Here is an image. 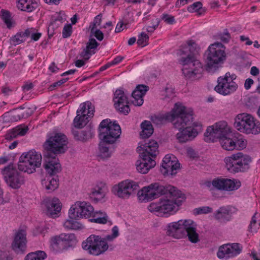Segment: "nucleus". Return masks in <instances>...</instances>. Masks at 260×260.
<instances>
[{
    "label": "nucleus",
    "instance_id": "obj_1",
    "mask_svg": "<svg viewBox=\"0 0 260 260\" xmlns=\"http://www.w3.org/2000/svg\"><path fill=\"white\" fill-rule=\"evenodd\" d=\"M192 111L184 107L181 114L177 116L174 122V127L179 132L176 134V139L180 143H184L193 139L198 134V130L201 129L200 125L192 123Z\"/></svg>",
    "mask_w": 260,
    "mask_h": 260
},
{
    "label": "nucleus",
    "instance_id": "obj_2",
    "mask_svg": "<svg viewBox=\"0 0 260 260\" xmlns=\"http://www.w3.org/2000/svg\"><path fill=\"white\" fill-rule=\"evenodd\" d=\"M196 223L192 220H179L169 223L165 230L169 236L180 239L186 235L190 242L195 243L199 241V235L196 232Z\"/></svg>",
    "mask_w": 260,
    "mask_h": 260
},
{
    "label": "nucleus",
    "instance_id": "obj_3",
    "mask_svg": "<svg viewBox=\"0 0 260 260\" xmlns=\"http://www.w3.org/2000/svg\"><path fill=\"white\" fill-rule=\"evenodd\" d=\"M168 194L171 199H160L157 203H152L148 206V210L158 215L169 214H173L178 210L179 206L185 199V194L177 188Z\"/></svg>",
    "mask_w": 260,
    "mask_h": 260
},
{
    "label": "nucleus",
    "instance_id": "obj_4",
    "mask_svg": "<svg viewBox=\"0 0 260 260\" xmlns=\"http://www.w3.org/2000/svg\"><path fill=\"white\" fill-rule=\"evenodd\" d=\"M177 54L180 57L178 62L182 66V71L184 77L192 80L199 78L203 71V65L196 57L191 54L185 56V51L182 49H179Z\"/></svg>",
    "mask_w": 260,
    "mask_h": 260
},
{
    "label": "nucleus",
    "instance_id": "obj_5",
    "mask_svg": "<svg viewBox=\"0 0 260 260\" xmlns=\"http://www.w3.org/2000/svg\"><path fill=\"white\" fill-rule=\"evenodd\" d=\"M177 188L161 182H155L143 187L138 193L139 200L141 202H148L161 196L172 193Z\"/></svg>",
    "mask_w": 260,
    "mask_h": 260
},
{
    "label": "nucleus",
    "instance_id": "obj_6",
    "mask_svg": "<svg viewBox=\"0 0 260 260\" xmlns=\"http://www.w3.org/2000/svg\"><path fill=\"white\" fill-rule=\"evenodd\" d=\"M226 58L224 48L221 43H215L208 48L205 68L210 73H215Z\"/></svg>",
    "mask_w": 260,
    "mask_h": 260
},
{
    "label": "nucleus",
    "instance_id": "obj_7",
    "mask_svg": "<svg viewBox=\"0 0 260 260\" xmlns=\"http://www.w3.org/2000/svg\"><path fill=\"white\" fill-rule=\"evenodd\" d=\"M227 170L233 174L247 171L250 167L252 158L249 155L237 152L224 159Z\"/></svg>",
    "mask_w": 260,
    "mask_h": 260
},
{
    "label": "nucleus",
    "instance_id": "obj_8",
    "mask_svg": "<svg viewBox=\"0 0 260 260\" xmlns=\"http://www.w3.org/2000/svg\"><path fill=\"white\" fill-rule=\"evenodd\" d=\"M234 126L247 135H258L260 133V122L252 115L246 113L238 114L235 118Z\"/></svg>",
    "mask_w": 260,
    "mask_h": 260
},
{
    "label": "nucleus",
    "instance_id": "obj_9",
    "mask_svg": "<svg viewBox=\"0 0 260 260\" xmlns=\"http://www.w3.org/2000/svg\"><path fill=\"white\" fill-rule=\"evenodd\" d=\"M42 155L34 150L24 152L19 158L18 167L20 171L28 174L33 173L41 165Z\"/></svg>",
    "mask_w": 260,
    "mask_h": 260
},
{
    "label": "nucleus",
    "instance_id": "obj_10",
    "mask_svg": "<svg viewBox=\"0 0 260 260\" xmlns=\"http://www.w3.org/2000/svg\"><path fill=\"white\" fill-rule=\"evenodd\" d=\"M99 137L101 141L114 143L121 135L120 126L106 119L102 121L99 127Z\"/></svg>",
    "mask_w": 260,
    "mask_h": 260
},
{
    "label": "nucleus",
    "instance_id": "obj_11",
    "mask_svg": "<svg viewBox=\"0 0 260 260\" xmlns=\"http://www.w3.org/2000/svg\"><path fill=\"white\" fill-rule=\"evenodd\" d=\"M82 247L88 254L95 256L104 253L109 247L106 239L95 235H90L83 241Z\"/></svg>",
    "mask_w": 260,
    "mask_h": 260
},
{
    "label": "nucleus",
    "instance_id": "obj_12",
    "mask_svg": "<svg viewBox=\"0 0 260 260\" xmlns=\"http://www.w3.org/2000/svg\"><path fill=\"white\" fill-rule=\"evenodd\" d=\"M68 139L66 135L62 133H56L50 137L44 144L45 153L51 155L64 153L67 149Z\"/></svg>",
    "mask_w": 260,
    "mask_h": 260
},
{
    "label": "nucleus",
    "instance_id": "obj_13",
    "mask_svg": "<svg viewBox=\"0 0 260 260\" xmlns=\"http://www.w3.org/2000/svg\"><path fill=\"white\" fill-rule=\"evenodd\" d=\"M237 76L235 74L227 72L223 76L217 78V84L215 86L214 90L219 94L225 96L234 93L238 88V84L235 80Z\"/></svg>",
    "mask_w": 260,
    "mask_h": 260
},
{
    "label": "nucleus",
    "instance_id": "obj_14",
    "mask_svg": "<svg viewBox=\"0 0 260 260\" xmlns=\"http://www.w3.org/2000/svg\"><path fill=\"white\" fill-rule=\"evenodd\" d=\"M1 173L7 184L13 189H18L24 184V179L13 164L5 167Z\"/></svg>",
    "mask_w": 260,
    "mask_h": 260
},
{
    "label": "nucleus",
    "instance_id": "obj_15",
    "mask_svg": "<svg viewBox=\"0 0 260 260\" xmlns=\"http://www.w3.org/2000/svg\"><path fill=\"white\" fill-rule=\"evenodd\" d=\"M230 132V128L226 122L219 121L207 128L204 133V140L207 142H216L223 137L229 136Z\"/></svg>",
    "mask_w": 260,
    "mask_h": 260
},
{
    "label": "nucleus",
    "instance_id": "obj_16",
    "mask_svg": "<svg viewBox=\"0 0 260 260\" xmlns=\"http://www.w3.org/2000/svg\"><path fill=\"white\" fill-rule=\"evenodd\" d=\"M139 188L138 182L131 179H126L114 186L112 191L118 198L127 199L131 196L135 194Z\"/></svg>",
    "mask_w": 260,
    "mask_h": 260
},
{
    "label": "nucleus",
    "instance_id": "obj_17",
    "mask_svg": "<svg viewBox=\"0 0 260 260\" xmlns=\"http://www.w3.org/2000/svg\"><path fill=\"white\" fill-rule=\"evenodd\" d=\"M93 207L91 204L85 201H77L69 211V217L72 219L88 218L93 213Z\"/></svg>",
    "mask_w": 260,
    "mask_h": 260
},
{
    "label": "nucleus",
    "instance_id": "obj_18",
    "mask_svg": "<svg viewBox=\"0 0 260 260\" xmlns=\"http://www.w3.org/2000/svg\"><path fill=\"white\" fill-rule=\"evenodd\" d=\"M94 107L90 102L83 103L77 111V116L74 119L75 127L81 128L89 121L88 118L93 115Z\"/></svg>",
    "mask_w": 260,
    "mask_h": 260
},
{
    "label": "nucleus",
    "instance_id": "obj_19",
    "mask_svg": "<svg viewBox=\"0 0 260 260\" xmlns=\"http://www.w3.org/2000/svg\"><path fill=\"white\" fill-rule=\"evenodd\" d=\"M211 185L219 190L231 191L239 188L241 186V183L240 180L236 179L217 177L211 182L206 183V185L209 187Z\"/></svg>",
    "mask_w": 260,
    "mask_h": 260
},
{
    "label": "nucleus",
    "instance_id": "obj_20",
    "mask_svg": "<svg viewBox=\"0 0 260 260\" xmlns=\"http://www.w3.org/2000/svg\"><path fill=\"white\" fill-rule=\"evenodd\" d=\"M184 109V106L180 103H176L172 110L165 114L154 115L151 116L152 122L156 125H161L167 121H171L174 124L177 116L181 114Z\"/></svg>",
    "mask_w": 260,
    "mask_h": 260
},
{
    "label": "nucleus",
    "instance_id": "obj_21",
    "mask_svg": "<svg viewBox=\"0 0 260 260\" xmlns=\"http://www.w3.org/2000/svg\"><path fill=\"white\" fill-rule=\"evenodd\" d=\"M114 106L120 113L127 115L130 112L129 102L125 92L121 89H117L114 93L113 99Z\"/></svg>",
    "mask_w": 260,
    "mask_h": 260
},
{
    "label": "nucleus",
    "instance_id": "obj_22",
    "mask_svg": "<svg viewBox=\"0 0 260 260\" xmlns=\"http://www.w3.org/2000/svg\"><path fill=\"white\" fill-rule=\"evenodd\" d=\"M158 144L153 140L140 142L137 147V151L140 157H150L154 159L158 153Z\"/></svg>",
    "mask_w": 260,
    "mask_h": 260
},
{
    "label": "nucleus",
    "instance_id": "obj_23",
    "mask_svg": "<svg viewBox=\"0 0 260 260\" xmlns=\"http://www.w3.org/2000/svg\"><path fill=\"white\" fill-rule=\"evenodd\" d=\"M180 169V164L173 155L167 154L162 160L160 171L164 175H174Z\"/></svg>",
    "mask_w": 260,
    "mask_h": 260
},
{
    "label": "nucleus",
    "instance_id": "obj_24",
    "mask_svg": "<svg viewBox=\"0 0 260 260\" xmlns=\"http://www.w3.org/2000/svg\"><path fill=\"white\" fill-rule=\"evenodd\" d=\"M44 160V168L47 173L50 176L55 175L61 171V165L57 157V155H53L48 153H45Z\"/></svg>",
    "mask_w": 260,
    "mask_h": 260
},
{
    "label": "nucleus",
    "instance_id": "obj_25",
    "mask_svg": "<svg viewBox=\"0 0 260 260\" xmlns=\"http://www.w3.org/2000/svg\"><path fill=\"white\" fill-rule=\"evenodd\" d=\"M242 249V246L239 243H228L221 246L217 252L219 258H230L239 254Z\"/></svg>",
    "mask_w": 260,
    "mask_h": 260
},
{
    "label": "nucleus",
    "instance_id": "obj_26",
    "mask_svg": "<svg viewBox=\"0 0 260 260\" xmlns=\"http://www.w3.org/2000/svg\"><path fill=\"white\" fill-rule=\"evenodd\" d=\"M26 243V231L24 230H20L15 233L11 247L17 253H23L25 251Z\"/></svg>",
    "mask_w": 260,
    "mask_h": 260
},
{
    "label": "nucleus",
    "instance_id": "obj_27",
    "mask_svg": "<svg viewBox=\"0 0 260 260\" xmlns=\"http://www.w3.org/2000/svg\"><path fill=\"white\" fill-rule=\"evenodd\" d=\"M76 237L73 234H61L53 237L51 239V246L55 250L64 248L70 242L75 241Z\"/></svg>",
    "mask_w": 260,
    "mask_h": 260
},
{
    "label": "nucleus",
    "instance_id": "obj_28",
    "mask_svg": "<svg viewBox=\"0 0 260 260\" xmlns=\"http://www.w3.org/2000/svg\"><path fill=\"white\" fill-rule=\"evenodd\" d=\"M42 205L46 209V214L51 217H56L61 209V203L56 198H47L44 200Z\"/></svg>",
    "mask_w": 260,
    "mask_h": 260
},
{
    "label": "nucleus",
    "instance_id": "obj_29",
    "mask_svg": "<svg viewBox=\"0 0 260 260\" xmlns=\"http://www.w3.org/2000/svg\"><path fill=\"white\" fill-rule=\"evenodd\" d=\"M232 207L229 206L219 207L214 213V217L220 223H225L232 219Z\"/></svg>",
    "mask_w": 260,
    "mask_h": 260
},
{
    "label": "nucleus",
    "instance_id": "obj_30",
    "mask_svg": "<svg viewBox=\"0 0 260 260\" xmlns=\"http://www.w3.org/2000/svg\"><path fill=\"white\" fill-rule=\"evenodd\" d=\"M142 159L137 161L136 166L138 171L142 174H146L156 165L154 159L150 157H141Z\"/></svg>",
    "mask_w": 260,
    "mask_h": 260
},
{
    "label": "nucleus",
    "instance_id": "obj_31",
    "mask_svg": "<svg viewBox=\"0 0 260 260\" xmlns=\"http://www.w3.org/2000/svg\"><path fill=\"white\" fill-rule=\"evenodd\" d=\"M114 143L101 141L99 145V155L102 158L110 157L115 150Z\"/></svg>",
    "mask_w": 260,
    "mask_h": 260
},
{
    "label": "nucleus",
    "instance_id": "obj_32",
    "mask_svg": "<svg viewBox=\"0 0 260 260\" xmlns=\"http://www.w3.org/2000/svg\"><path fill=\"white\" fill-rule=\"evenodd\" d=\"M99 44L93 38L90 39L86 44V46L80 53V56L84 58L85 60L89 59L90 56L95 53V50Z\"/></svg>",
    "mask_w": 260,
    "mask_h": 260
},
{
    "label": "nucleus",
    "instance_id": "obj_33",
    "mask_svg": "<svg viewBox=\"0 0 260 260\" xmlns=\"http://www.w3.org/2000/svg\"><path fill=\"white\" fill-rule=\"evenodd\" d=\"M17 7L21 11L31 12L38 7L37 0H17Z\"/></svg>",
    "mask_w": 260,
    "mask_h": 260
},
{
    "label": "nucleus",
    "instance_id": "obj_34",
    "mask_svg": "<svg viewBox=\"0 0 260 260\" xmlns=\"http://www.w3.org/2000/svg\"><path fill=\"white\" fill-rule=\"evenodd\" d=\"M107 187L105 183L101 182L91 189L90 195L97 201L101 200L105 196Z\"/></svg>",
    "mask_w": 260,
    "mask_h": 260
},
{
    "label": "nucleus",
    "instance_id": "obj_35",
    "mask_svg": "<svg viewBox=\"0 0 260 260\" xmlns=\"http://www.w3.org/2000/svg\"><path fill=\"white\" fill-rule=\"evenodd\" d=\"M72 134L76 140L82 142L87 141L91 139L93 135V132L90 128L81 131L73 129Z\"/></svg>",
    "mask_w": 260,
    "mask_h": 260
},
{
    "label": "nucleus",
    "instance_id": "obj_36",
    "mask_svg": "<svg viewBox=\"0 0 260 260\" xmlns=\"http://www.w3.org/2000/svg\"><path fill=\"white\" fill-rule=\"evenodd\" d=\"M28 131V127H21L16 126L15 128L8 131L5 135V139L8 141H12L16 138L18 136H24Z\"/></svg>",
    "mask_w": 260,
    "mask_h": 260
},
{
    "label": "nucleus",
    "instance_id": "obj_37",
    "mask_svg": "<svg viewBox=\"0 0 260 260\" xmlns=\"http://www.w3.org/2000/svg\"><path fill=\"white\" fill-rule=\"evenodd\" d=\"M42 185L48 192H51L58 187V179L57 178L48 177L42 180Z\"/></svg>",
    "mask_w": 260,
    "mask_h": 260
},
{
    "label": "nucleus",
    "instance_id": "obj_38",
    "mask_svg": "<svg viewBox=\"0 0 260 260\" xmlns=\"http://www.w3.org/2000/svg\"><path fill=\"white\" fill-rule=\"evenodd\" d=\"M219 141L223 149L226 150L232 151L236 148V142L235 140V138L232 139L229 137V136H226Z\"/></svg>",
    "mask_w": 260,
    "mask_h": 260
},
{
    "label": "nucleus",
    "instance_id": "obj_39",
    "mask_svg": "<svg viewBox=\"0 0 260 260\" xmlns=\"http://www.w3.org/2000/svg\"><path fill=\"white\" fill-rule=\"evenodd\" d=\"M142 131L140 133V136L143 139L149 138L153 133V128L151 122L149 121L145 120L141 124Z\"/></svg>",
    "mask_w": 260,
    "mask_h": 260
},
{
    "label": "nucleus",
    "instance_id": "obj_40",
    "mask_svg": "<svg viewBox=\"0 0 260 260\" xmlns=\"http://www.w3.org/2000/svg\"><path fill=\"white\" fill-rule=\"evenodd\" d=\"M90 221L97 223L105 224L108 222V217L106 213L101 211L94 212Z\"/></svg>",
    "mask_w": 260,
    "mask_h": 260
},
{
    "label": "nucleus",
    "instance_id": "obj_41",
    "mask_svg": "<svg viewBox=\"0 0 260 260\" xmlns=\"http://www.w3.org/2000/svg\"><path fill=\"white\" fill-rule=\"evenodd\" d=\"M181 49L185 51L186 54L184 55L185 56H186L187 54L195 56L194 55L198 53L200 50V47L195 42L192 40H190L187 41V44Z\"/></svg>",
    "mask_w": 260,
    "mask_h": 260
},
{
    "label": "nucleus",
    "instance_id": "obj_42",
    "mask_svg": "<svg viewBox=\"0 0 260 260\" xmlns=\"http://www.w3.org/2000/svg\"><path fill=\"white\" fill-rule=\"evenodd\" d=\"M46 257V254L43 251H37L28 253L24 260H43Z\"/></svg>",
    "mask_w": 260,
    "mask_h": 260
},
{
    "label": "nucleus",
    "instance_id": "obj_43",
    "mask_svg": "<svg viewBox=\"0 0 260 260\" xmlns=\"http://www.w3.org/2000/svg\"><path fill=\"white\" fill-rule=\"evenodd\" d=\"M0 16L8 28L10 29L13 26L11 16L8 11L2 9L1 11Z\"/></svg>",
    "mask_w": 260,
    "mask_h": 260
},
{
    "label": "nucleus",
    "instance_id": "obj_44",
    "mask_svg": "<svg viewBox=\"0 0 260 260\" xmlns=\"http://www.w3.org/2000/svg\"><path fill=\"white\" fill-rule=\"evenodd\" d=\"M27 38L25 35V30L17 32L14 37L11 38L12 44L16 46L24 42L26 38Z\"/></svg>",
    "mask_w": 260,
    "mask_h": 260
},
{
    "label": "nucleus",
    "instance_id": "obj_45",
    "mask_svg": "<svg viewBox=\"0 0 260 260\" xmlns=\"http://www.w3.org/2000/svg\"><path fill=\"white\" fill-rule=\"evenodd\" d=\"M69 219H67L63 224L64 227L69 230H78L81 228V224L76 219H72L69 217Z\"/></svg>",
    "mask_w": 260,
    "mask_h": 260
},
{
    "label": "nucleus",
    "instance_id": "obj_46",
    "mask_svg": "<svg viewBox=\"0 0 260 260\" xmlns=\"http://www.w3.org/2000/svg\"><path fill=\"white\" fill-rule=\"evenodd\" d=\"M139 92L138 90H134L132 93V97L133 98L132 102L135 106H137L142 105L144 102L143 96L144 95L136 94V93Z\"/></svg>",
    "mask_w": 260,
    "mask_h": 260
},
{
    "label": "nucleus",
    "instance_id": "obj_47",
    "mask_svg": "<svg viewBox=\"0 0 260 260\" xmlns=\"http://www.w3.org/2000/svg\"><path fill=\"white\" fill-rule=\"evenodd\" d=\"M25 35L27 38L30 37L31 39L34 41H38L41 37V33L37 32L34 28H29L25 29Z\"/></svg>",
    "mask_w": 260,
    "mask_h": 260
},
{
    "label": "nucleus",
    "instance_id": "obj_48",
    "mask_svg": "<svg viewBox=\"0 0 260 260\" xmlns=\"http://www.w3.org/2000/svg\"><path fill=\"white\" fill-rule=\"evenodd\" d=\"M149 36L145 32H142L138 36L137 44L141 47L146 46L148 44L149 41Z\"/></svg>",
    "mask_w": 260,
    "mask_h": 260
},
{
    "label": "nucleus",
    "instance_id": "obj_49",
    "mask_svg": "<svg viewBox=\"0 0 260 260\" xmlns=\"http://www.w3.org/2000/svg\"><path fill=\"white\" fill-rule=\"evenodd\" d=\"M202 8V3L200 2H198L194 3L193 4L189 6L187 8V10L191 13L199 12V14L201 15L202 12H201L200 11H201Z\"/></svg>",
    "mask_w": 260,
    "mask_h": 260
},
{
    "label": "nucleus",
    "instance_id": "obj_50",
    "mask_svg": "<svg viewBox=\"0 0 260 260\" xmlns=\"http://www.w3.org/2000/svg\"><path fill=\"white\" fill-rule=\"evenodd\" d=\"M256 214L257 213H255L252 216L251 220L249 225V230L251 232H256L257 229L259 228V224L256 223Z\"/></svg>",
    "mask_w": 260,
    "mask_h": 260
},
{
    "label": "nucleus",
    "instance_id": "obj_51",
    "mask_svg": "<svg viewBox=\"0 0 260 260\" xmlns=\"http://www.w3.org/2000/svg\"><path fill=\"white\" fill-rule=\"evenodd\" d=\"M236 142V148L239 149H243L245 148L247 144V140L243 138H235Z\"/></svg>",
    "mask_w": 260,
    "mask_h": 260
},
{
    "label": "nucleus",
    "instance_id": "obj_52",
    "mask_svg": "<svg viewBox=\"0 0 260 260\" xmlns=\"http://www.w3.org/2000/svg\"><path fill=\"white\" fill-rule=\"evenodd\" d=\"M72 34V26L71 24H66L64 26L62 30V37L67 38L70 37Z\"/></svg>",
    "mask_w": 260,
    "mask_h": 260
},
{
    "label": "nucleus",
    "instance_id": "obj_53",
    "mask_svg": "<svg viewBox=\"0 0 260 260\" xmlns=\"http://www.w3.org/2000/svg\"><path fill=\"white\" fill-rule=\"evenodd\" d=\"M197 214H208L211 213L213 211L212 208L209 206H204L194 209Z\"/></svg>",
    "mask_w": 260,
    "mask_h": 260
},
{
    "label": "nucleus",
    "instance_id": "obj_54",
    "mask_svg": "<svg viewBox=\"0 0 260 260\" xmlns=\"http://www.w3.org/2000/svg\"><path fill=\"white\" fill-rule=\"evenodd\" d=\"M149 87L148 86L141 84L137 86L134 90H138L139 91V92L136 93V94L145 95Z\"/></svg>",
    "mask_w": 260,
    "mask_h": 260
},
{
    "label": "nucleus",
    "instance_id": "obj_55",
    "mask_svg": "<svg viewBox=\"0 0 260 260\" xmlns=\"http://www.w3.org/2000/svg\"><path fill=\"white\" fill-rule=\"evenodd\" d=\"M112 234L111 235H107L106 237V240L111 241L116 238L119 235V230L117 226H114L112 229Z\"/></svg>",
    "mask_w": 260,
    "mask_h": 260
},
{
    "label": "nucleus",
    "instance_id": "obj_56",
    "mask_svg": "<svg viewBox=\"0 0 260 260\" xmlns=\"http://www.w3.org/2000/svg\"><path fill=\"white\" fill-rule=\"evenodd\" d=\"M90 30L91 33L94 34V36L98 40L102 41L103 39L104 35L100 30L91 28Z\"/></svg>",
    "mask_w": 260,
    "mask_h": 260
},
{
    "label": "nucleus",
    "instance_id": "obj_57",
    "mask_svg": "<svg viewBox=\"0 0 260 260\" xmlns=\"http://www.w3.org/2000/svg\"><path fill=\"white\" fill-rule=\"evenodd\" d=\"M161 18L165 22L168 24H172L175 22L174 17L168 14H162Z\"/></svg>",
    "mask_w": 260,
    "mask_h": 260
},
{
    "label": "nucleus",
    "instance_id": "obj_58",
    "mask_svg": "<svg viewBox=\"0 0 260 260\" xmlns=\"http://www.w3.org/2000/svg\"><path fill=\"white\" fill-rule=\"evenodd\" d=\"M69 80V78H66L60 80L59 81L53 83L50 86L49 89L50 90H52L54 88L57 86H60L63 83H66Z\"/></svg>",
    "mask_w": 260,
    "mask_h": 260
},
{
    "label": "nucleus",
    "instance_id": "obj_59",
    "mask_svg": "<svg viewBox=\"0 0 260 260\" xmlns=\"http://www.w3.org/2000/svg\"><path fill=\"white\" fill-rule=\"evenodd\" d=\"M101 18L102 15L101 14H99L97 15L94 19L92 23L90 24L89 26V28L91 29V28H96V25H100L101 23Z\"/></svg>",
    "mask_w": 260,
    "mask_h": 260
},
{
    "label": "nucleus",
    "instance_id": "obj_60",
    "mask_svg": "<svg viewBox=\"0 0 260 260\" xmlns=\"http://www.w3.org/2000/svg\"><path fill=\"white\" fill-rule=\"evenodd\" d=\"M61 20L62 19H59V18H58V19H56L55 21H54L53 22L51 23L48 28V36L49 38H50L51 37L53 36V29H54V27L55 25V22L56 21H59L60 23H61Z\"/></svg>",
    "mask_w": 260,
    "mask_h": 260
},
{
    "label": "nucleus",
    "instance_id": "obj_61",
    "mask_svg": "<svg viewBox=\"0 0 260 260\" xmlns=\"http://www.w3.org/2000/svg\"><path fill=\"white\" fill-rule=\"evenodd\" d=\"M166 93L165 99H172L174 96V92L172 88H167Z\"/></svg>",
    "mask_w": 260,
    "mask_h": 260
},
{
    "label": "nucleus",
    "instance_id": "obj_62",
    "mask_svg": "<svg viewBox=\"0 0 260 260\" xmlns=\"http://www.w3.org/2000/svg\"><path fill=\"white\" fill-rule=\"evenodd\" d=\"M34 87V84L31 82H26L22 86L23 90L25 92L29 91Z\"/></svg>",
    "mask_w": 260,
    "mask_h": 260
},
{
    "label": "nucleus",
    "instance_id": "obj_63",
    "mask_svg": "<svg viewBox=\"0 0 260 260\" xmlns=\"http://www.w3.org/2000/svg\"><path fill=\"white\" fill-rule=\"evenodd\" d=\"M253 84V81L251 78L247 79L244 83V87L248 90L250 88L251 85Z\"/></svg>",
    "mask_w": 260,
    "mask_h": 260
},
{
    "label": "nucleus",
    "instance_id": "obj_64",
    "mask_svg": "<svg viewBox=\"0 0 260 260\" xmlns=\"http://www.w3.org/2000/svg\"><path fill=\"white\" fill-rule=\"evenodd\" d=\"M0 260H12V257L9 256L6 252H0Z\"/></svg>",
    "mask_w": 260,
    "mask_h": 260
}]
</instances>
